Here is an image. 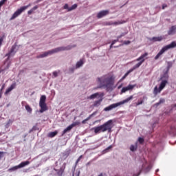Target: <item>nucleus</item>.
<instances>
[{"mask_svg":"<svg viewBox=\"0 0 176 176\" xmlns=\"http://www.w3.org/2000/svg\"><path fill=\"white\" fill-rule=\"evenodd\" d=\"M98 83H99V89H101V87L109 89V87H112L115 84V76L107 74L100 78H98Z\"/></svg>","mask_w":176,"mask_h":176,"instance_id":"f257e3e1","label":"nucleus"},{"mask_svg":"<svg viewBox=\"0 0 176 176\" xmlns=\"http://www.w3.org/2000/svg\"><path fill=\"white\" fill-rule=\"evenodd\" d=\"M112 120H108L103 124L96 126L94 128L95 134H98L100 133H105V131H108V133H111L112 131Z\"/></svg>","mask_w":176,"mask_h":176,"instance_id":"f03ea898","label":"nucleus"},{"mask_svg":"<svg viewBox=\"0 0 176 176\" xmlns=\"http://www.w3.org/2000/svg\"><path fill=\"white\" fill-rule=\"evenodd\" d=\"M65 50H71V46L68 45L67 47H58L57 48L43 52V54L38 55L36 58H44V57H47V56H51V54H54V53H58V52H64Z\"/></svg>","mask_w":176,"mask_h":176,"instance_id":"7ed1b4c3","label":"nucleus"},{"mask_svg":"<svg viewBox=\"0 0 176 176\" xmlns=\"http://www.w3.org/2000/svg\"><path fill=\"white\" fill-rule=\"evenodd\" d=\"M131 100H133V96H129V98L121 102L110 104L109 106L105 107L104 109V111H105L106 112L112 111V109L118 108V107H120V105H123V104H126V102H129V101H130Z\"/></svg>","mask_w":176,"mask_h":176,"instance_id":"20e7f679","label":"nucleus"},{"mask_svg":"<svg viewBox=\"0 0 176 176\" xmlns=\"http://www.w3.org/2000/svg\"><path fill=\"white\" fill-rule=\"evenodd\" d=\"M173 47H176L175 41H173L170 44L162 47V50L155 56V60H159V58H160V56H162V54H163L164 52H166V50H168V49H173Z\"/></svg>","mask_w":176,"mask_h":176,"instance_id":"39448f33","label":"nucleus"},{"mask_svg":"<svg viewBox=\"0 0 176 176\" xmlns=\"http://www.w3.org/2000/svg\"><path fill=\"white\" fill-rule=\"evenodd\" d=\"M148 52H145L144 54H142L139 58L136 59V61H139L136 65L133 66V69H137L145 63V60H148Z\"/></svg>","mask_w":176,"mask_h":176,"instance_id":"423d86ee","label":"nucleus"},{"mask_svg":"<svg viewBox=\"0 0 176 176\" xmlns=\"http://www.w3.org/2000/svg\"><path fill=\"white\" fill-rule=\"evenodd\" d=\"M39 107L41 108L40 113H43L45 111H47V105L46 104V96H41L39 101Z\"/></svg>","mask_w":176,"mask_h":176,"instance_id":"0eeeda50","label":"nucleus"},{"mask_svg":"<svg viewBox=\"0 0 176 176\" xmlns=\"http://www.w3.org/2000/svg\"><path fill=\"white\" fill-rule=\"evenodd\" d=\"M30 6H31V3H29L28 6L21 7L12 14V17L10 18V20H14L16 17H19V16H20L21 12H24V10H27V9L30 8Z\"/></svg>","mask_w":176,"mask_h":176,"instance_id":"6e6552de","label":"nucleus"},{"mask_svg":"<svg viewBox=\"0 0 176 176\" xmlns=\"http://www.w3.org/2000/svg\"><path fill=\"white\" fill-rule=\"evenodd\" d=\"M162 80L160 85V90H163L166 87V85L168 83V74L165 73L161 78Z\"/></svg>","mask_w":176,"mask_h":176,"instance_id":"1a4fd4ad","label":"nucleus"},{"mask_svg":"<svg viewBox=\"0 0 176 176\" xmlns=\"http://www.w3.org/2000/svg\"><path fill=\"white\" fill-rule=\"evenodd\" d=\"M17 47V43H15L11 47L10 50L6 54V57L7 58V60H9L10 57L14 56L16 53H17V50L16 48Z\"/></svg>","mask_w":176,"mask_h":176,"instance_id":"9d476101","label":"nucleus"},{"mask_svg":"<svg viewBox=\"0 0 176 176\" xmlns=\"http://www.w3.org/2000/svg\"><path fill=\"white\" fill-rule=\"evenodd\" d=\"M28 164H30V161L22 162L18 166L10 168L8 171L10 173H12V171H16V170H19V168H23V167H25V166H28Z\"/></svg>","mask_w":176,"mask_h":176,"instance_id":"9b49d317","label":"nucleus"},{"mask_svg":"<svg viewBox=\"0 0 176 176\" xmlns=\"http://www.w3.org/2000/svg\"><path fill=\"white\" fill-rule=\"evenodd\" d=\"M80 124V122L79 121H76L74 122L72 124L68 126L65 129L63 130L62 133V137L64 136V135L67 134L68 131H71L74 127H76V126H79Z\"/></svg>","mask_w":176,"mask_h":176,"instance_id":"f8f14e48","label":"nucleus"},{"mask_svg":"<svg viewBox=\"0 0 176 176\" xmlns=\"http://www.w3.org/2000/svg\"><path fill=\"white\" fill-rule=\"evenodd\" d=\"M66 166H67V164L64 163L63 166L60 167V169H54L58 176H63V174H64V171L65 170Z\"/></svg>","mask_w":176,"mask_h":176,"instance_id":"ddd939ff","label":"nucleus"},{"mask_svg":"<svg viewBox=\"0 0 176 176\" xmlns=\"http://www.w3.org/2000/svg\"><path fill=\"white\" fill-rule=\"evenodd\" d=\"M107 14H109V10H102L98 13L97 18L102 19V17H104V16H107Z\"/></svg>","mask_w":176,"mask_h":176,"instance_id":"4468645a","label":"nucleus"},{"mask_svg":"<svg viewBox=\"0 0 176 176\" xmlns=\"http://www.w3.org/2000/svg\"><path fill=\"white\" fill-rule=\"evenodd\" d=\"M135 87V85H129L127 87H124L122 89L121 93H126V91H129V90H133Z\"/></svg>","mask_w":176,"mask_h":176,"instance_id":"2eb2a0df","label":"nucleus"},{"mask_svg":"<svg viewBox=\"0 0 176 176\" xmlns=\"http://www.w3.org/2000/svg\"><path fill=\"white\" fill-rule=\"evenodd\" d=\"M16 86H17V83L16 82H13L10 87H8L6 92L5 94H9V93H10V91H12V90H13L14 89H16Z\"/></svg>","mask_w":176,"mask_h":176,"instance_id":"dca6fc26","label":"nucleus"},{"mask_svg":"<svg viewBox=\"0 0 176 176\" xmlns=\"http://www.w3.org/2000/svg\"><path fill=\"white\" fill-rule=\"evenodd\" d=\"M176 34V25H173L168 31V35H174Z\"/></svg>","mask_w":176,"mask_h":176,"instance_id":"f3484780","label":"nucleus"},{"mask_svg":"<svg viewBox=\"0 0 176 176\" xmlns=\"http://www.w3.org/2000/svg\"><path fill=\"white\" fill-rule=\"evenodd\" d=\"M150 41L152 42H161V41H163V36L153 37Z\"/></svg>","mask_w":176,"mask_h":176,"instance_id":"a211bd4d","label":"nucleus"},{"mask_svg":"<svg viewBox=\"0 0 176 176\" xmlns=\"http://www.w3.org/2000/svg\"><path fill=\"white\" fill-rule=\"evenodd\" d=\"M162 89H160V87H159V88L157 87V86H155L154 87V90H153V94L154 96H157V94H160L162 92Z\"/></svg>","mask_w":176,"mask_h":176,"instance_id":"6ab92c4d","label":"nucleus"},{"mask_svg":"<svg viewBox=\"0 0 176 176\" xmlns=\"http://www.w3.org/2000/svg\"><path fill=\"white\" fill-rule=\"evenodd\" d=\"M134 67H133V68L130 69L122 78V79H126V78H127V76H129V74H131V72H133V71H135Z\"/></svg>","mask_w":176,"mask_h":176,"instance_id":"aec40b11","label":"nucleus"},{"mask_svg":"<svg viewBox=\"0 0 176 176\" xmlns=\"http://www.w3.org/2000/svg\"><path fill=\"white\" fill-rule=\"evenodd\" d=\"M84 63H83V59H80L79 61H78L76 64V68H80V67H82V65H83Z\"/></svg>","mask_w":176,"mask_h":176,"instance_id":"412c9836","label":"nucleus"},{"mask_svg":"<svg viewBox=\"0 0 176 176\" xmlns=\"http://www.w3.org/2000/svg\"><path fill=\"white\" fill-rule=\"evenodd\" d=\"M57 134H58V131H55L54 132H50L48 133V137H50V138H53V137H56Z\"/></svg>","mask_w":176,"mask_h":176,"instance_id":"4be33fe9","label":"nucleus"},{"mask_svg":"<svg viewBox=\"0 0 176 176\" xmlns=\"http://www.w3.org/2000/svg\"><path fill=\"white\" fill-rule=\"evenodd\" d=\"M98 96H100V94H98V92L95 93L92 95H91L88 98H89L90 100H94V98H97V97H98Z\"/></svg>","mask_w":176,"mask_h":176,"instance_id":"5701e85b","label":"nucleus"},{"mask_svg":"<svg viewBox=\"0 0 176 176\" xmlns=\"http://www.w3.org/2000/svg\"><path fill=\"white\" fill-rule=\"evenodd\" d=\"M166 102V100H164V98H160V101L157 103L155 104V107H159V105H160V104H164V102Z\"/></svg>","mask_w":176,"mask_h":176,"instance_id":"b1692460","label":"nucleus"},{"mask_svg":"<svg viewBox=\"0 0 176 176\" xmlns=\"http://www.w3.org/2000/svg\"><path fill=\"white\" fill-rule=\"evenodd\" d=\"M36 9H38V6H35L30 10H29L28 12V14H32V13H34V11L36 10Z\"/></svg>","mask_w":176,"mask_h":176,"instance_id":"393cba45","label":"nucleus"},{"mask_svg":"<svg viewBox=\"0 0 176 176\" xmlns=\"http://www.w3.org/2000/svg\"><path fill=\"white\" fill-rule=\"evenodd\" d=\"M25 108L27 112H28L29 113H32V109L31 108V107H30L28 104H26V105L25 106Z\"/></svg>","mask_w":176,"mask_h":176,"instance_id":"a878e982","label":"nucleus"},{"mask_svg":"<svg viewBox=\"0 0 176 176\" xmlns=\"http://www.w3.org/2000/svg\"><path fill=\"white\" fill-rule=\"evenodd\" d=\"M96 113H97V111L94 112L92 114L89 115V116L87 117L85 120H87V122L90 120L91 119V118H93V116H94V115H96Z\"/></svg>","mask_w":176,"mask_h":176,"instance_id":"bb28decb","label":"nucleus"},{"mask_svg":"<svg viewBox=\"0 0 176 176\" xmlns=\"http://www.w3.org/2000/svg\"><path fill=\"white\" fill-rule=\"evenodd\" d=\"M96 113H97V111L94 112L92 114L89 115V116L87 117L85 120H87V122L90 120L91 119V118H93V116H94V115H96Z\"/></svg>","mask_w":176,"mask_h":176,"instance_id":"cd10ccee","label":"nucleus"},{"mask_svg":"<svg viewBox=\"0 0 176 176\" xmlns=\"http://www.w3.org/2000/svg\"><path fill=\"white\" fill-rule=\"evenodd\" d=\"M78 8V4H74L72 6V7L69 8V12H71V10H74V9H76Z\"/></svg>","mask_w":176,"mask_h":176,"instance_id":"c85d7f7f","label":"nucleus"},{"mask_svg":"<svg viewBox=\"0 0 176 176\" xmlns=\"http://www.w3.org/2000/svg\"><path fill=\"white\" fill-rule=\"evenodd\" d=\"M127 34H129V32H123L120 36H118L117 38L118 39H120V38H123V36H126V35H127Z\"/></svg>","mask_w":176,"mask_h":176,"instance_id":"c756f323","label":"nucleus"},{"mask_svg":"<svg viewBox=\"0 0 176 176\" xmlns=\"http://www.w3.org/2000/svg\"><path fill=\"white\" fill-rule=\"evenodd\" d=\"M3 39H5V34L0 36V47L2 46V43L3 42Z\"/></svg>","mask_w":176,"mask_h":176,"instance_id":"7c9ffc66","label":"nucleus"},{"mask_svg":"<svg viewBox=\"0 0 176 176\" xmlns=\"http://www.w3.org/2000/svg\"><path fill=\"white\" fill-rule=\"evenodd\" d=\"M124 23H126V21H118V22H114L113 23V25H119L120 24H123Z\"/></svg>","mask_w":176,"mask_h":176,"instance_id":"2f4dec72","label":"nucleus"},{"mask_svg":"<svg viewBox=\"0 0 176 176\" xmlns=\"http://www.w3.org/2000/svg\"><path fill=\"white\" fill-rule=\"evenodd\" d=\"M101 101H102V99H100L99 100L95 101L94 102V107H97V105H100Z\"/></svg>","mask_w":176,"mask_h":176,"instance_id":"473e14b6","label":"nucleus"},{"mask_svg":"<svg viewBox=\"0 0 176 176\" xmlns=\"http://www.w3.org/2000/svg\"><path fill=\"white\" fill-rule=\"evenodd\" d=\"M112 149V146H109L103 151V153H107L109 150Z\"/></svg>","mask_w":176,"mask_h":176,"instance_id":"72a5a7b5","label":"nucleus"},{"mask_svg":"<svg viewBox=\"0 0 176 176\" xmlns=\"http://www.w3.org/2000/svg\"><path fill=\"white\" fill-rule=\"evenodd\" d=\"M8 0H1L0 1V8H2L3 5H5V2H6Z\"/></svg>","mask_w":176,"mask_h":176,"instance_id":"f704fd0d","label":"nucleus"},{"mask_svg":"<svg viewBox=\"0 0 176 176\" xmlns=\"http://www.w3.org/2000/svg\"><path fill=\"white\" fill-rule=\"evenodd\" d=\"M138 141H139L140 144H144L145 140H144V138H139Z\"/></svg>","mask_w":176,"mask_h":176,"instance_id":"c9c22d12","label":"nucleus"},{"mask_svg":"<svg viewBox=\"0 0 176 176\" xmlns=\"http://www.w3.org/2000/svg\"><path fill=\"white\" fill-rule=\"evenodd\" d=\"M142 104H144V100H138V102L136 103L137 107H138V105H142Z\"/></svg>","mask_w":176,"mask_h":176,"instance_id":"e433bc0d","label":"nucleus"},{"mask_svg":"<svg viewBox=\"0 0 176 176\" xmlns=\"http://www.w3.org/2000/svg\"><path fill=\"white\" fill-rule=\"evenodd\" d=\"M135 149H137L135 148V146L134 145H131V147H130V150L132 151V152H134V151H135Z\"/></svg>","mask_w":176,"mask_h":176,"instance_id":"4c0bfd02","label":"nucleus"},{"mask_svg":"<svg viewBox=\"0 0 176 176\" xmlns=\"http://www.w3.org/2000/svg\"><path fill=\"white\" fill-rule=\"evenodd\" d=\"M142 171V168H141L139 170V172L138 173V174H134L133 176H139L141 174V172Z\"/></svg>","mask_w":176,"mask_h":176,"instance_id":"58836bf2","label":"nucleus"},{"mask_svg":"<svg viewBox=\"0 0 176 176\" xmlns=\"http://www.w3.org/2000/svg\"><path fill=\"white\" fill-rule=\"evenodd\" d=\"M69 72L71 74H74V71H75V67H71L69 69Z\"/></svg>","mask_w":176,"mask_h":176,"instance_id":"ea45409f","label":"nucleus"},{"mask_svg":"<svg viewBox=\"0 0 176 176\" xmlns=\"http://www.w3.org/2000/svg\"><path fill=\"white\" fill-rule=\"evenodd\" d=\"M130 43H131V41H124V45H130Z\"/></svg>","mask_w":176,"mask_h":176,"instance_id":"a19ab883","label":"nucleus"},{"mask_svg":"<svg viewBox=\"0 0 176 176\" xmlns=\"http://www.w3.org/2000/svg\"><path fill=\"white\" fill-rule=\"evenodd\" d=\"M53 76H55V78H57V76H58V73L57 72H54Z\"/></svg>","mask_w":176,"mask_h":176,"instance_id":"79ce46f5","label":"nucleus"},{"mask_svg":"<svg viewBox=\"0 0 176 176\" xmlns=\"http://www.w3.org/2000/svg\"><path fill=\"white\" fill-rule=\"evenodd\" d=\"M69 7H68V4H65L64 6V9H67L69 10Z\"/></svg>","mask_w":176,"mask_h":176,"instance_id":"37998d69","label":"nucleus"},{"mask_svg":"<svg viewBox=\"0 0 176 176\" xmlns=\"http://www.w3.org/2000/svg\"><path fill=\"white\" fill-rule=\"evenodd\" d=\"M107 25H113V23L112 22H107Z\"/></svg>","mask_w":176,"mask_h":176,"instance_id":"c03bdc74","label":"nucleus"},{"mask_svg":"<svg viewBox=\"0 0 176 176\" xmlns=\"http://www.w3.org/2000/svg\"><path fill=\"white\" fill-rule=\"evenodd\" d=\"M5 89V84H3L1 87V89H0V92H2V90Z\"/></svg>","mask_w":176,"mask_h":176,"instance_id":"a18cd8bd","label":"nucleus"},{"mask_svg":"<svg viewBox=\"0 0 176 176\" xmlns=\"http://www.w3.org/2000/svg\"><path fill=\"white\" fill-rule=\"evenodd\" d=\"M82 157H83V155H80L78 159V162H80V160H82Z\"/></svg>","mask_w":176,"mask_h":176,"instance_id":"49530a36","label":"nucleus"},{"mask_svg":"<svg viewBox=\"0 0 176 176\" xmlns=\"http://www.w3.org/2000/svg\"><path fill=\"white\" fill-rule=\"evenodd\" d=\"M87 122V120H86V119H85V120H83L82 121V124H86V122Z\"/></svg>","mask_w":176,"mask_h":176,"instance_id":"de8ad7c7","label":"nucleus"},{"mask_svg":"<svg viewBox=\"0 0 176 176\" xmlns=\"http://www.w3.org/2000/svg\"><path fill=\"white\" fill-rule=\"evenodd\" d=\"M63 156H66V157H68V156H69V154H67V153H64L63 154Z\"/></svg>","mask_w":176,"mask_h":176,"instance_id":"09e8293b","label":"nucleus"},{"mask_svg":"<svg viewBox=\"0 0 176 176\" xmlns=\"http://www.w3.org/2000/svg\"><path fill=\"white\" fill-rule=\"evenodd\" d=\"M2 155H3V152L0 151V160L2 159Z\"/></svg>","mask_w":176,"mask_h":176,"instance_id":"8fccbe9b","label":"nucleus"},{"mask_svg":"<svg viewBox=\"0 0 176 176\" xmlns=\"http://www.w3.org/2000/svg\"><path fill=\"white\" fill-rule=\"evenodd\" d=\"M10 123H13V121L12 120H9L7 124H10Z\"/></svg>","mask_w":176,"mask_h":176,"instance_id":"3c124183","label":"nucleus"},{"mask_svg":"<svg viewBox=\"0 0 176 176\" xmlns=\"http://www.w3.org/2000/svg\"><path fill=\"white\" fill-rule=\"evenodd\" d=\"M116 43V41L114 40L112 41L111 43V46H113V45H115Z\"/></svg>","mask_w":176,"mask_h":176,"instance_id":"603ef678","label":"nucleus"},{"mask_svg":"<svg viewBox=\"0 0 176 176\" xmlns=\"http://www.w3.org/2000/svg\"><path fill=\"white\" fill-rule=\"evenodd\" d=\"M165 8H167V5L164 4V5L162 6V9H164Z\"/></svg>","mask_w":176,"mask_h":176,"instance_id":"864d4df0","label":"nucleus"},{"mask_svg":"<svg viewBox=\"0 0 176 176\" xmlns=\"http://www.w3.org/2000/svg\"><path fill=\"white\" fill-rule=\"evenodd\" d=\"M0 98H2V92H0Z\"/></svg>","mask_w":176,"mask_h":176,"instance_id":"5fc2aeb1","label":"nucleus"},{"mask_svg":"<svg viewBox=\"0 0 176 176\" xmlns=\"http://www.w3.org/2000/svg\"><path fill=\"white\" fill-rule=\"evenodd\" d=\"M119 39H120V38H117V39L115 40V41H116V42H119Z\"/></svg>","mask_w":176,"mask_h":176,"instance_id":"6e6d98bb","label":"nucleus"},{"mask_svg":"<svg viewBox=\"0 0 176 176\" xmlns=\"http://www.w3.org/2000/svg\"><path fill=\"white\" fill-rule=\"evenodd\" d=\"M113 46V45H112V44H111V45H110V49H112Z\"/></svg>","mask_w":176,"mask_h":176,"instance_id":"4d7b16f0","label":"nucleus"},{"mask_svg":"<svg viewBox=\"0 0 176 176\" xmlns=\"http://www.w3.org/2000/svg\"><path fill=\"white\" fill-rule=\"evenodd\" d=\"M78 163H79V161H78V160L76 162V164H78Z\"/></svg>","mask_w":176,"mask_h":176,"instance_id":"13d9d810","label":"nucleus"},{"mask_svg":"<svg viewBox=\"0 0 176 176\" xmlns=\"http://www.w3.org/2000/svg\"><path fill=\"white\" fill-rule=\"evenodd\" d=\"M98 176H103L102 173H100Z\"/></svg>","mask_w":176,"mask_h":176,"instance_id":"bf43d9fd","label":"nucleus"},{"mask_svg":"<svg viewBox=\"0 0 176 176\" xmlns=\"http://www.w3.org/2000/svg\"><path fill=\"white\" fill-rule=\"evenodd\" d=\"M34 129H35V126H34V127L32 128V130H34Z\"/></svg>","mask_w":176,"mask_h":176,"instance_id":"052dcab7","label":"nucleus"},{"mask_svg":"<svg viewBox=\"0 0 176 176\" xmlns=\"http://www.w3.org/2000/svg\"><path fill=\"white\" fill-rule=\"evenodd\" d=\"M2 71H3V70H0V74H1V72H2Z\"/></svg>","mask_w":176,"mask_h":176,"instance_id":"680f3d73","label":"nucleus"},{"mask_svg":"<svg viewBox=\"0 0 176 176\" xmlns=\"http://www.w3.org/2000/svg\"><path fill=\"white\" fill-rule=\"evenodd\" d=\"M175 43H176V42H175Z\"/></svg>","mask_w":176,"mask_h":176,"instance_id":"e2e57ef3","label":"nucleus"},{"mask_svg":"<svg viewBox=\"0 0 176 176\" xmlns=\"http://www.w3.org/2000/svg\"><path fill=\"white\" fill-rule=\"evenodd\" d=\"M73 176H74V175H73Z\"/></svg>","mask_w":176,"mask_h":176,"instance_id":"0e129e2a","label":"nucleus"}]
</instances>
